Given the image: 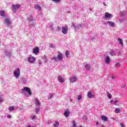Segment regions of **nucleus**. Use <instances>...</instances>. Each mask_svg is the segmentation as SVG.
Returning <instances> with one entry per match:
<instances>
[{
	"label": "nucleus",
	"instance_id": "28",
	"mask_svg": "<svg viewBox=\"0 0 127 127\" xmlns=\"http://www.w3.org/2000/svg\"><path fill=\"white\" fill-rule=\"evenodd\" d=\"M73 124L72 127H76V122L74 120H73Z\"/></svg>",
	"mask_w": 127,
	"mask_h": 127
},
{
	"label": "nucleus",
	"instance_id": "37",
	"mask_svg": "<svg viewBox=\"0 0 127 127\" xmlns=\"http://www.w3.org/2000/svg\"><path fill=\"white\" fill-rule=\"evenodd\" d=\"M113 102H114V100H111L110 101V103H111V104H112V103H113Z\"/></svg>",
	"mask_w": 127,
	"mask_h": 127
},
{
	"label": "nucleus",
	"instance_id": "42",
	"mask_svg": "<svg viewBox=\"0 0 127 127\" xmlns=\"http://www.w3.org/2000/svg\"><path fill=\"white\" fill-rule=\"evenodd\" d=\"M112 78H113V79H114L115 77L114 76H112Z\"/></svg>",
	"mask_w": 127,
	"mask_h": 127
},
{
	"label": "nucleus",
	"instance_id": "17",
	"mask_svg": "<svg viewBox=\"0 0 127 127\" xmlns=\"http://www.w3.org/2000/svg\"><path fill=\"white\" fill-rule=\"evenodd\" d=\"M5 23L8 25L10 24V20L8 18H5Z\"/></svg>",
	"mask_w": 127,
	"mask_h": 127
},
{
	"label": "nucleus",
	"instance_id": "21",
	"mask_svg": "<svg viewBox=\"0 0 127 127\" xmlns=\"http://www.w3.org/2000/svg\"><path fill=\"white\" fill-rule=\"evenodd\" d=\"M9 111H14V107L13 106H10L9 107Z\"/></svg>",
	"mask_w": 127,
	"mask_h": 127
},
{
	"label": "nucleus",
	"instance_id": "31",
	"mask_svg": "<svg viewBox=\"0 0 127 127\" xmlns=\"http://www.w3.org/2000/svg\"><path fill=\"white\" fill-rule=\"evenodd\" d=\"M7 118H8V119H11V116H10V115H8Z\"/></svg>",
	"mask_w": 127,
	"mask_h": 127
},
{
	"label": "nucleus",
	"instance_id": "19",
	"mask_svg": "<svg viewBox=\"0 0 127 127\" xmlns=\"http://www.w3.org/2000/svg\"><path fill=\"white\" fill-rule=\"evenodd\" d=\"M64 115L66 118H68L69 117V111H65Z\"/></svg>",
	"mask_w": 127,
	"mask_h": 127
},
{
	"label": "nucleus",
	"instance_id": "26",
	"mask_svg": "<svg viewBox=\"0 0 127 127\" xmlns=\"http://www.w3.org/2000/svg\"><path fill=\"white\" fill-rule=\"evenodd\" d=\"M81 99H82V96L81 95H78V97H77L78 101H80V100H81Z\"/></svg>",
	"mask_w": 127,
	"mask_h": 127
},
{
	"label": "nucleus",
	"instance_id": "30",
	"mask_svg": "<svg viewBox=\"0 0 127 127\" xmlns=\"http://www.w3.org/2000/svg\"><path fill=\"white\" fill-rule=\"evenodd\" d=\"M53 1H55V2H60V0H52Z\"/></svg>",
	"mask_w": 127,
	"mask_h": 127
},
{
	"label": "nucleus",
	"instance_id": "29",
	"mask_svg": "<svg viewBox=\"0 0 127 127\" xmlns=\"http://www.w3.org/2000/svg\"><path fill=\"white\" fill-rule=\"evenodd\" d=\"M36 118V116H35V115H34L33 116H31V119L32 120H34V119H35Z\"/></svg>",
	"mask_w": 127,
	"mask_h": 127
},
{
	"label": "nucleus",
	"instance_id": "20",
	"mask_svg": "<svg viewBox=\"0 0 127 127\" xmlns=\"http://www.w3.org/2000/svg\"><path fill=\"white\" fill-rule=\"evenodd\" d=\"M118 41H119L120 44H121V45H122V46H124V43H123V40H122V39L119 38Z\"/></svg>",
	"mask_w": 127,
	"mask_h": 127
},
{
	"label": "nucleus",
	"instance_id": "13",
	"mask_svg": "<svg viewBox=\"0 0 127 127\" xmlns=\"http://www.w3.org/2000/svg\"><path fill=\"white\" fill-rule=\"evenodd\" d=\"M101 119L102 120V121H104V122H107V121H108V117H107V116H101Z\"/></svg>",
	"mask_w": 127,
	"mask_h": 127
},
{
	"label": "nucleus",
	"instance_id": "3",
	"mask_svg": "<svg viewBox=\"0 0 127 127\" xmlns=\"http://www.w3.org/2000/svg\"><path fill=\"white\" fill-rule=\"evenodd\" d=\"M14 75L16 78H18L20 75V69L19 68H17L16 70L14 71Z\"/></svg>",
	"mask_w": 127,
	"mask_h": 127
},
{
	"label": "nucleus",
	"instance_id": "6",
	"mask_svg": "<svg viewBox=\"0 0 127 127\" xmlns=\"http://www.w3.org/2000/svg\"><path fill=\"white\" fill-rule=\"evenodd\" d=\"M113 16V15L112 14L109 13L108 12H105V16L104 17V19H106V18H111Z\"/></svg>",
	"mask_w": 127,
	"mask_h": 127
},
{
	"label": "nucleus",
	"instance_id": "5",
	"mask_svg": "<svg viewBox=\"0 0 127 127\" xmlns=\"http://www.w3.org/2000/svg\"><path fill=\"white\" fill-rule=\"evenodd\" d=\"M19 7H20V5L19 4L12 5V10L13 12H15L16 11V9L19 8Z\"/></svg>",
	"mask_w": 127,
	"mask_h": 127
},
{
	"label": "nucleus",
	"instance_id": "14",
	"mask_svg": "<svg viewBox=\"0 0 127 127\" xmlns=\"http://www.w3.org/2000/svg\"><path fill=\"white\" fill-rule=\"evenodd\" d=\"M110 61H111L110 57H109V56H107L106 58H105L106 63H110Z\"/></svg>",
	"mask_w": 127,
	"mask_h": 127
},
{
	"label": "nucleus",
	"instance_id": "16",
	"mask_svg": "<svg viewBox=\"0 0 127 127\" xmlns=\"http://www.w3.org/2000/svg\"><path fill=\"white\" fill-rule=\"evenodd\" d=\"M35 8L38 9V10H41V7L38 4L35 5Z\"/></svg>",
	"mask_w": 127,
	"mask_h": 127
},
{
	"label": "nucleus",
	"instance_id": "12",
	"mask_svg": "<svg viewBox=\"0 0 127 127\" xmlns=\"http://www.w3.org/2000/svg\"><path fill=\"white\" fill-rule=\"evenodd\" d=\"M70 81L71 83H75L77 81V77H71L70 78Z\"/></svg>",
	"mask_w": 127,
	"mask_h": 127
},
{
	"label": "nucleus",
	"instance_id": "24",
	"mask_svg": "<svg viewBox=\"0 0 127 127\" xmlns=\"http://www.w3.org/2000/svg\"><path fill=\"white\" fill-rule=\"evenodd\" d=\"M1 16H4V11H0Z\"/></svg>",
	"mask_w": 127,
	"mask_h": 127
},
{
	"label": "nucleus",
	"instance_id": "39",
	"mask_svg": "<svg viewBox=\"0 0 127 127\" xmlns=\"http://www.w3.org/2000/svg\"><path fill=\"white\" fill-rule=\"evenodd\" d=\"M54 47L53 45H52L50 46L51 48H52V47Z\"/></svg>",
	"mask_w": 127,
	"mask_h": 127
},
{
	"label": "nucleus",
	"instance_id": "8",
	"mask_svg": "<svg viewBox=\"0 0 127 127\" xmlns=\"http://www.w3.org/2000/svg\"><path fill=\"white\" fill-rule=\"evenodd\" d=\"M87 97L89 99H93L95 98V95L92 94V92L89 91L88 92Z\"/></svg>",
	"mask_w": 127,
	"mask_h": 127
},
{
	"label": "nucleus",
	"instance_id": "40",
	"mask_svg": "<svg viewBox=\"0 0 127 127\" xmlns=\"http://www.w3.org/2000/svg\"><path fill=\"white\" fill-rule=\"evenodd\" d=\"M96 125L98 126L99 125V122H96Z\"/></svg>",
	"mask_w": 127,
	"mask_h": 127
},
{
	"label": "nucleus",
	"instance_id": "36",
	"mask_svg": "<svg viewBox=\"0 0 127 127\" xmlns=\"http://www.w3.org/2000/svg\"><path fill=\"white\" fill-rule=\"evenodd\" d=\"M2 102V99L1 98H0V102L1 103Z\"/></svg>",
	"mask_w": 127,
	"mask_h": 127
},
{
	"label": "nucleus",
	"instance_id": "32",
	"mask_svg": "<svg viewBox=\"0 0 127 127\" xmlns=\"http://www.w3.org/2000/svg\"><path fill=\"white\" fill-rule=\"evenodd\" d=\"M108 98H110V99H111L112 96L111 95V94H108Z\"/></svg>",
	"mask_w": 127,
	"mask_h": 127
},
{
	"label": "nucleus",
	"instance_id": "38",
	"mask_svg": "<svg viewBox=\"0 0 127 127\" xmlns=\"http://www.w3.org/2000/svg\"><path fill=\"white\" fill-rule=\"evenodd\" d=\"M103 4H104V5L105 6H106V5H107V4H106V3H105V2L103 3Z\"/></svg>",
	"mask_w": 127,
	"mask_h": 127
},
{
	"label": "nucleus",
	"instance_id": "7",
	"mask_svg": "<svg viewBox=\"0 0 127 127\" xmlns=\"http://www.w3.org/2000/svg\"><path fill=\"white\" fill-rule=\"evenodd\" d=\"M35 61V58L34 57H31L28 58V62L29 63H33Z\"/></svg>",
	"mask_w": 127,
	"mask_h": 127
},
{
	"label": "nucleus",
	"instance_id": "2",
	"mask_svg": "<svg viewBox=\"0 0 127 127\" xmlns=\"http://www.w3.org/2000/svg\"><path fill=\"white\" fill-rule=\"evenodd\" d=\"M25 92H27L29 96H31L32 95V92H31V90H30V89L28 87H24L23 89H22V93L23 94H24Z\"/></svg>",
	"mask_w": 127,
	"mask_h": 127
},
{
	"label": "nucleus",
	"instance_id": "4",
	"mask_svg": "<svg viewBox=\"0 0 127 127\" xmlns=\"http://www.w3.org/2000/svg\"><path fill=\"white\" fill-rule=\"evenodd\" d=\"M62 30L63 34H67L68 32V26L65 25V26L62 27Z\"/></svg>",
	"mask_w": 127,
	"mask_h": 127
},
{
	"label": "nucleus",
	"instance_id": "11",
	"mask_svg": "<svg viewBox=\"0 0 127 127\" xmlns=\"http://www.w3.org/2000/svg\"><path fill=\"white\" fill-rule=\"evenodd\" d=\"M107 23H108V24H109V25L111 27H115V26H116V24H115V23H114V22H112L111 21H108L107 22Z\"/></svg>",
	"mask_w": 127,
	"mask_h": 127
},
{
	"label": "nucleus",
	"instance_id": "27",
	"mask_svg": "<svg viewBox=\"0 0 127 127\" xmlns=\"http://www.w3.org/2000/svg\"><path fill=\"white\" fill-rule=\"evenodd\" d=\"M119 101L118 100H115L114 102V105H115V106H117L118 105V102Z\"/></svg>",
	"mask_w": 127,
	"mask_h": 127
},
{
	"label": "nucleus",
	"instance_id": "43",
	"mask_svg": "<svg viewBox=\"0 0 127 127\" xmlns=\"http://www.w3.org/2000/svg\"><path fill=\"white\" fill-rule=\"evenodd\" d=\"M79 127H82L80 126Z\"/></svg>",
	"mask_w": 127,
	"mask_h": 127
},
{
	"label": "nucleus",
	"instance_id": "9",
	"mask_svg": "<svg viewBox=\"0 0 127 127\" xmlns=\"http://www.w3.org/2000/svg\"><path fill=\"white\" fill-rule=\"evenodd\" d=\"M58 80L60 83H64L65 82V79L61 75H59Z\"/></svg>",
	"mask_w": 127,
	"mask_h": 127
},
{
	"label": "nucleus",
	"instance_id": "18",
	"mask_svg": "<svg viewBox=\"0 0 127 127\" xmlns=\"http://www.w3.org/2000/svg\"><path fill=\"white\" fill-rule=\"evenodd\" d=\"M36 106H40V102L38 99H35Z\"/></svg>",
	"mask_w": 127,
	"mask_h": 127
},
{
	"label": "nucleus",
	"instance_id": "41",
	"mask_svg": "<svg viewBox=\"0 0 127 127\" xmlns=\"http://www.w3.org/2000/svg\"><path fill=\"white\" fill-rule=\"evenodd\" d=\"M89 10L92 11V9L91 8H89Z\"/></svg>",
	"mask_w": 127,
	"mask_h": 127
},
{
	"label": "nucleus",
	"instance_id": "34",
	"mask_svg": "<svg viewBox=\"0 0 127 127\" xmlns=\"http://www.w3.org/2000/svg\"><path fill=\"white\" fill-rule=\"evenodd\" d=\"M52 97H53V95H50V96L48 98V99H51V98H52Z\"/></svg>",
	"mask_w": 127,
	"mask_h": 127
},
{
	"label": "nucleus",
	"instance_id": "25",
	"mask_svg": "<svg viewBox=\"0 0 127 127\" xmlns=\"http://www.w3.org/2000/svg\"><path fill=\"white\" fill-rule=\"evenodd\" d=\"M116 114H119L120 113V108H116L115 110Z\"/></svg>",
	"mask_w": 127,
	"mask_h": 127
},
{
	"label": "nucleus",
	"instance_id": "33",
	"mask_svg": "<svg viewBox=\"0 0 127 127\" xmlns=\"http://www.w3.org/2000/svg\"><path fill=\"white\" fill-rule=\"evenodd\" d=\"M121 127H125V125H124L123 123H121Z\"/></svg>",
	"mask_w": 127,
	"mask_h": 127
},
{
	"label": "nucleus",
	"instance_id": "1",
	"mask_svg": "<svg viewBox=\"0 0 127 127\" xmlns=\"http://www.w3.org/2000/svg\"><path fill=\"white\" fill-rule=\"evenodd\" d=\"M63 59V56H62V54L60 53L58 55V58L56 57H53L52 58V60H55L56 62H57L58 61H62V60Z\"/></svg>",
	"mask_w": 127,
	"mask_h": 127
},
{
	"label": "nucleus",
	"instance_id": "10",
	"mask_svg": "<svg viewBox=\"0 0 127 127\" xmlns=\"http://www.w3.org/2000/svg\"><path fill=\"white\" fill-rule=\"evenodd\" d=\"M33 52L34 54H36L37 53H39V48L38 47H36L33 50Z\"/></svg>",
	"mask_w": 127,
	"mask_h": 127
},
{
	"label": "nucleus",
	"instance_id": "35",
	"mask_svg": "<svg viewBox=\"0 0 127 127\" xmlns=\"http://www.w3.org/2000/svg\"><path fill=\"white\" fill-rule=\"evenodd\" d=\"M58 29L59 30H60V29H61V28L60 27V26H58Z\"/></svg>",
	"mask_w": 127,
	"mask_h": 127
},
{
	"label": "nucleus",
	"instance_id": "22",
	"mask_svg": "<svg viewBox=\"0 0 127 127\" xmlns=\"http://www.w3.org/2000/svg\"><path fill=\"white\" fill-rule=\"evenodd\" d=\"M68 56H69V51H66L65 52V57L68 58Z\"/></svg>",
	"mask_w": 127,
	"mask_h": 127
},
{
	"label": "nucleus",
	"instance_id": "15",
	"mask_svg": "<svg viewBox=\"0 0 127 127\" xmlns=\"http://www.w3.org/2000/svg\"><path fill=\"white\" fill-rule=\"evenodd\" d=\"M85 68L87 70H90V69H91V65L89 64H86L85 65Z\"/></svg>",
	"mask_w": 127,
	"mask_h": 127
},
{
	"label": "nucleus",
	"instance_id": "23",
	"mask_svg": "<svg viewBox=\"0 0 127 127\" xmlns=\"http://www.w3.org/2000/svg\"><path fill=\"white\" fill-rule=\"evenodd\" d=\"M54 127H59V122H56V123L54 125Z\"/></svg>",
	"mask_w": 127,
	"mask_h": 127
}]
</instances>
